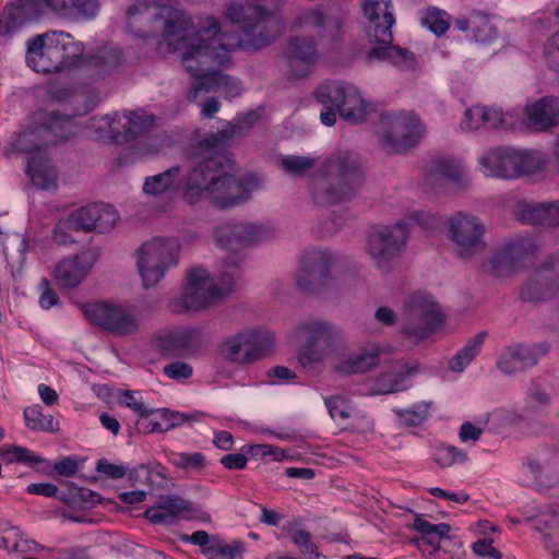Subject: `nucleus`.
<instances>
[{
  "label": "nucleus",
  "instance_id": "nucleus-36",
  "mask_svg": "<svg viewBox=\"0 0 559 559\" xmlns=\"http://www.w3.org/2000/svg\"><path fill=\"white\" fill-rule=\"evenodd\" d=\"M0 457L7 464L20 463L27 466H37V471L44 474H48L50 469L48 460L22 445L13 444L1 447Z\"/></svg>",
  "mask_w": 559,
  "mask_h": 559
},
{
  "label": "nucleus",
  "instance_id": "nucleus-19",
  "mask_svg": "<svg viewBox=\"0 0 559 559\" xmlns=\"http://www.w3.org/2000/svg\"><path fill=\"white\" fill-rule=\"evenodd\" d=\"M97 259L96 249H87L73 257L62 259L55 267V280L62 287L74 288L91 273Z\"/></svg>",
  "mask_w": 559,
  "mask_h": 559
},
{
  "label": "nucleus",
  "instance_id": "nucleus-1",
  "mask_svg": "<svg viewBox=\"0 0 559 559\" xmlns=\"http://www.w3.org/2000/svg\"><path fill=\"white\" fill-rule=\"evenodd\" d=\"M284 0H245L233 2L227 15L239 26L238 34L219 35V24L211 20L207 28L197 31L185 17H166L168 11L156 0H136L127 11L128 28L142 38L159 37L169 51L180 50L181 62L193 81L187 93L190 103L217 94L216 66L228 61L234 49L255 50L273 43L284 24L276 14Z\"/></svg>",
  "mask_w": 559,
  "mask_h": 559
},
{
  "label": "nucleus",
  "instance_id": "nucleus-8",
  "mask_svg": "<svg viewBox=\"0 0 559 559\" xmlns=\"http://www.w3.org/2000/svg\"><path fill=\"white\" fill-rule=\"evenodd\" d=\"M274 348V333L265 326H254L224 338L217 346V353L230 364L250 366L270 356Z\"/></svg>",
  "mask_w": 559,
  "mask_h": 559
},
{
  "label": "nucleus",
  "instance_id": "nucleus-58",
  "mask_svg": "<svg viewBox=\"0 0 559 559\" xmlns=\"http://www.w3.org/2000/svg\"><path fill=\"white\" fill-rule=\"evenodd\" d=\"M76 231L78 229L73 227L69 217H67L57 222L51 233V239L60 246L72 245L75 242L73 235Z\"/></svg>",
  "mask_w": 559,
  "mask_h": 559
},
{
  "label": "nucleus",
  "instance_id": "nucleus-7",
  "mask_svg": "<svg viewBox=\"0 0 559 559\" xmlns=\"http://www.w3.org/2000/svg\"><path fill=\"white\" fill-rule=\"evenodd\" d=\"M341 258L328 248H310L299 261L295 274L296 286L324 300H334L346 290L345 280L334 267Z\"/></svg>",
  "mask_w": 559,
  "mask_h": 559
},
{
  "label": "nucleus",
  "instance_id": "nucleus-26",
  "mask_svg": "<svg viewBox=\"0 0 559 559\" xmlns=\"http://www.w3.org/2000/svg\"><path fill=\"white\" fill-rule=\"evenodd\" d=\"M289 74L294 79L307 76L313 69L318 52L312 40L306 38L294 39L287 49Z\"/></svg>",
  "mask_w": 559,
  "mask_h": 559
},
{
  "label": "nucleus",
  "instance_id": "nucleus-31",
  "mask_svg": "<svg viewBox=\"0 0 559 559\" xmlns=\"http://www.w3.org/2000/svg\"><path fill=\"white\" fill-rule=\"evenodd\" d=\"M545 154L534 148L514 147L512 179L533 176L546 168Z\"/></svg>",
  "mask_w": 559,
  "mask_h": 559
},
{
  "label": "nucleus",
  "instance_id": "nucleus-24",
  "mask_svg": "<svg viewBox=\"0 0 559 559\" xmlns=\"http://www.w3.org/2000/svg\"><path fill=\"white\" fill-rule=\"evenodd\" d=\"M524 116L530 128L547 131L559 127V98L545 96L524 107Z\"/></svg>",
  "mask_w": 559,
  "mask_h": 559
},
{
  "label": "nucleus",
  "instance_id": "nucleus-41",
  "mask_svg": "<svg viewBox=\"0 0 559 559\" xmlns=\"http://www.w3.org/2000/svg\"><path fill=\"white\" fill-rule=\"evenodd\" d=\"M284 530L304 557L307 559H319L322 557L312 540L310 532L302 525L300 520L294 519L284 526ZM323 559H326V557L323 556Z\"/></svg>",
  "mask_w": 559,
  "mask_h": 559
},
{
  "label": "nucleus",
  "instance_id": "nucleus-15",
  "mask_svg": "<svg viewBox=\"0 0 559 559\" xmlns=\"http://www.w3.org/2000/svg\"><path fill=\"white\" fill-rule=\"evenodd\" d=\"M559 294V254L546 257L534 275L522 286L520 299L524 302L540 304Z\"/></svg>",
  "mask_w": 559,
  "mask_h": 559
},
{
  "label": "nucleus",
  "instance_id": "nucleus-48",
  "mask_svg": "<svg viewBox=\"0 0 559 559\" xmlns=\"http://www.w3.org/2000/svg\"><path fill=\"white\" fill-rule=\"evenodd\" d=\"M169 463L185 472L200 473L206 466V457L201 452H175L169 456Z\"/></svg>",
  "mask_w": 559,
  "mask_h": 559
},
{
  "label": "nucleus",
  "instance_id": "nucleus-2",
  "mask_svg": "<svg viewBox=\"0 0 559 559\" xmlns=\"http://www.w3.org/2000/svg\"><path fill=\"white\" fill-rule=\"evenodd\" d=\"M234 133L233 124L223 121L217 132L199 143L182 191L183 200L189 204L209 200L222 209L237 206L250 200L252 193L261 188L255 175L235 176L225 169V157L221 151Z\"/></svg>",
  "mask_w": 559,
  "mask_h": 559
},
{
  "label": "nucleus",
  "instance_id": "nucleus-13",
  "mask_svg": "<svg viewBox=\"0 0 559 559\" xmlns=\"http://www.w3.org/2000/svg\"><path fill=\"white\" fill-rule=\"evenodd\" d=\"M383 134L381 145L389 153H397L415 145L425 132L420 119L412 111L381 116Z\"/></svg>",
  "mask_w": 559,
  "mask_h": 559
},
{
  "label": "nucleus",
  "instance_id": "nucleus-32",
  "mask_svg": "<svg viewBox=\"0 0 559 559\" xmlns=\"http://www.w3.org/2000/svg\"><path fill=\"white\" fill-rule=\"evenodd\" d=\"M180 167H171L164 173L146 177L143 185V192L154 198L170 199L178 191Z\"/></svg>",
  "mask_w": 559,
  "mask_h": 559
},
{
  "label": "nucleus",
  "instance_id": "nucleus-25",
  "mask_svg": "<svg viewBox=\"0 0 559 559\" xmlns=\"http://www.w3.org/2000/svg\"><path fill=\"white\" fill-rule=\"evenodd\" d=\"M514 146H493L478 156L480 171L486 177L512 179Z\"/></svg>",
  "mask_w": 559,
  "mask_h": 559
},
{
  "label": "nucleus",
  "instance_id": "nucleus-50",
  "mask_svg": "<svg viewBox=\"0 0 559 559\" xmlns=\"http://www.w3.org/2000/svg\"><path fill=\"white\" fill-rule=\"evenodd\" d=\"M474 38L478 43H490L498 37V29L490 23L488 16L480 12L471 15Z\"/></svg>",
  "mask_w": 559,
  "mask_h": 559
},
{
  "label": "nucleus",
  "instance_id": "nucleus-40",
  "mask_svg": "<svg viewBox=\"0 0 559 559\" xmlns=\"http://www.w3.org/2000/svg\"><path fill=\"white\" fill-rule=\"evenodd\" d=\"M380 46L373 47L366 52L368 62L389 61L394 66L407 68L413 64V55L399 46H392L390 43H379Z\"/></svg>",
  "mask_w": 559,
  "mask_h": 559
},
{
  "label": "nucleus",
  "instance_id": "nucleus-37",
  "mask_svg": "<svg viewBox=\"0 0 559 559\" xmlns=\"http://www.w3.org/2000/svg\"><path fill=\"white\" fill-rule=\"evenodd\" d=\"M90 324L116 336H126L140 330L139 317H86Z\"/></svg>",
  "mask_w": 559,
  "mask_h": 559
},
{
  "label": "nucleus",
  "instance_id": "nucleus-20",
  "mask_svg": "<svg viewBox=\"0 0 559 559\" xmlns=\"http://www.w3.org/2000/svg\"><path fill=\"white\" fill-rule=\"evenodd\" d=\"M296 336L299 341H307L328 355L341 347L344 341L342 330L326 321H312L300 325L296 330Z\"/></svg>",
  "mask_w": 559,
  "mask_h": 559
},
{
  "label": "nucleus",
  "instance_id": "nucleus-60",
  "mask_svg": "<svg viewBox=\"0 0 559 559\" xmlns=\"http://www.w3.org/2000/svg\"><path fill=\"white\" fill-rule=\"evenodd\" d=\"M215 80L217 84V94L223 95L225 97H236L240 95L242 91L241 83L228 76L219 71L215 70Z\"/></svg>",
  "mask_w": 559,
  "mask_h": 559
},
{
  "label": "nucleus",
  "instance_id": "nucleus-42",
  "mask_svg": "<svg viewBox=\"0 0 559 559\" xmlns=\"http://www.w3.org/2000/svg\"><path fill=\"white\" fill-rule=\"evenodd\" d=\"M403 312L406 314H442L444 309L436 298L427 292H415L403 300Z\"/></svg>",
  "mask_w": 559,
  "mask_h": 559
},
{
  "label": "nucleus",
  "instance_id": "nucleus-52",
  "mask_svg": "<svg viewBox=\"0 0 559 559\" xmlns=\"http://www.w3.org/2000/svg\"><path fill=\"white\" fill-rule=\"evenodd\" d=\"M245 550L242 540L235 539L231 544L218 543L202 550L209 559H236Z\"/></svg>",
  "mask_w": 559,
  "mask_h": 559
},
{
  "label": "nucleus",
  "instance_id": "nucleus-11",
  "mask_svg": "<svg viewBox=\"0 0 559 559\" xmlns=\"http://www.w3.org/2000/svg\"><path fill=\"white\" fill-rule=\"evenodd\" d=\"M317 100L324 108H334L341 118L352 122H362L369 111V104L360 90L347 82H326L316 91Z\"/></svg>",
  "mask_w": 559,
  "mask_h": 559
},
{
  "label": "nucleus",
  "instance_id": "nucleus-17",
  "mask_svg": "<svg viewBox=\"0 0 559 559\" xmlns=\"http://www.w3.org/2000/svg\"><path fill=\"white\" fill-rule=\"evenodd\" d=\"M548 350L549 346L546 343H518L506 346L497 361V368L508 376L525 371L537 365Z\"/></svg>",
  "mask_w": 559,
  "mask_h": 559
},
{
  "label": "nucleus",
  "instance_id": "nucleus-38",
  "mask_svg": "<svg viewBox=\"0 0 559 559\" xmlns=\"http://www.w3.org/2000/svg\"><path fill=\"white\" fill-rule=\"evenodd\" d=\"M26 61L36 72L57 73L43 34L28 40Z\"/></svg>",
  "mask_w": 559,
  "mask_h": 559
},
{
  "label": "nucleus",
  "instance_id": "nucleus-30",
  "mask_svg": "<svg viewBox=\"0 0 559 559\" xmlns=\"http://www.w3.org/2000/svg\"><path fill=\"white\" fill-rule=\"evenodd\" d=\"M380 353L381 350L377 346L361 348L359 352L342 358L335 365V370L342 376L364 373L378 364Z\"/></svg>",
  "mask_w": 559,
  "mask_h": 559
},
{
  "label": "nucleus",
  "instance_id": "nucleus-54",
  "mask_svg": "<svg viewBox=\"0 0 559 559\" xmlns=\"http://www.w3.org/2000/svg\"><path fill=\"white\" fill-rule=\"evenodd\" d=\"M97 214L95 215V231L107 233L115 228L119 215L117 211L109 204H95Z\"/></svg>",
  "mask_w": 559,
  "mask_h": 559
},
{
  "label": "nucleus",
  "instance_id": "nucleus-55",
  "mask_svg": "<svg viewBox=\"0 0 559 559\" xmlns=\"http://www.w3.org/2000/svg\"><path fill=\"white\" fill-rule=\"evenodd\" d=\"M306 21L318 27H323L328 35L334 36L342 27L343 20L341 15L324 17L321 11L314 10L306 15Z\"/></svg>",
  "mask_w": 559,
  "mask_h": 559
},
{
  "label": "nucleus",
  "instance_id": "nucleus-23",
  "mask_svg": "<svg viewBox=\"0 0 559 559\" xmlns=\"http://www.w3.org/2000/svg\"><path fill=\"white\" fill-rule=\"evenodd\" d=\"M518 221L546 228L559 227V200L550 202L519 201L514 209Z\"/></svg>",
  "mask_w": 559,
  "mask_h": 559
},
{
  "label": "nucleus",
  "instance_id": "nucleus-61",
  "mask_svg": "<svg viewBox=\"0 0 559 559\" xmlns=\"http://www.w3.org/2000/svg\"><path fill=\"white\" fill-rule=\"evenodd\" d=\"M485 106H473L466 109L461 128L466 131H474L485 128Z\"/></svg>",
  "mask_w": 559,
  "mask_h": 559
},
{
  "label": "nucleus",
  "instance_id": "nucleus-51",
  "mask_svg": "<svg viewBox=\"0 0 559 559\" xmlns=\"http://www.w3.org/2000/svg\"><path fill=\"white\" fill-rule=\"evenodd\" d=\"M433 460L441 467H450L454 464H463L467 461L464 451L450 444L441 443L433 450Z\"/></svg>",
  "mask_w": 559,
  "mask_h": 559
},
{
  "label": "nucleus",
  "instance_id": "nucleus-56",
  "mask_svg": "<svg viewBox=\"0 0 559 559\" xmlns=\"http://www.w3.org/2000/svg\"><path fill=\"white\" fill-rule=\"evenodd\" d=\"M118 403L121 406L132 409L138 416L153 415L151 408L145 407L140 391L123 390L118 395Z\"/></svg>",
  "mask_w": 559,
  "mask_h": 559
},
{
  "label": "nucleus",
  "instance_id": "nucleus-57",
  "mask_svg": "<svg viewBox=\"0 0 559 559\" xmlns=\"http://www.w3.org/2000/svg\"><path fill=\"white\" fill-rule=\"evenodd\" d=\"M421 23L438 36L449 28L447 13L437 8L427 9L421 17Z\"/></svg>",
  "mask_w": 559,
  "mask_h": 559
},
{
  "label": "nucleus",
  "instance_id": "nucleus-63",
  "mask_svg": "<svg viewBox=\"0 0 559 559\" xmlns=\"http://www.w3.org/2000/svg\"><path fill=\"white\" fill-rule=\"evenodd\" d=\"M151 411H153V415H158L164 428V432L182 425L188 419V415L176 411H170L169 408H151Z\"/></svg>",
  "mask_w": 559,
  "mask_h": 559
},
{
  "label": "nucleus",
  "instance_id": "nucleus-43",
  "mask_svg": "<svg viewBox=\"0 0 559 559\" xmlns=\"http://www.w3.org/2000/svg\"><path fill=\"white\" fill-rule=\"evenodd\" d=\"M121 117L118 112L109 115L93 117L90 120L87 128L98 139L111 138L112 140L120 142L121 139Z\"/></svg>",
  "mask_w": 559,
  "mask_h": 559
},
{
  "label": "nucleus",
  "instance_id": "nucleus-33",
  "mask_svg": "<svg viewBox=\"0 0 559 559\" xmlns=\"http://www.w3.org/2000/svg\"><path fill=\"white\" fill-rule=\"evenodd\" d=\"M488 336L487 331H480L469 337L449 360L448 368L452 372L462 373L471 362L481 353L483 345Z\"/></svg>",
  "mask_w": 559,
  "mask_h": 559
},
{
  "label": "nucleus",
  "instance_id": "nucleus-34",
  "mask_svg": "<svg viewBox=\"0 0 559 559\" xmlns=\"http://www.w3.org/2000/svg\"><path fill=\"white\" fill-rule=\"evenodd\" d=\"M464 175L465 167L459 160L436 159L426 167V177L431 185L443 181L459 182Z\"/></svg>",
  "mask_w": 559,
  "mask_h": 559
},
{
  "label": "nucleus",
  "instance_id": "nucleus-4",
  "mask_svg": "<svg viewBox=\"0 0 559 559\" xmlns=\"http://www.w3.org/2000/svg\"><path fill=\"white\" fill-rule=\"evenodd\" d=\"M241 261L238 254L226 259L219 275L213 278L206 269L191 270L183 289L171 299L169 309L173 312H197L222 301L238 287Z\"/></svg>",
  "mask_w": 559,
  "mask_h": 559
},
{
  "label": "nucleus",
  "instance_id": "nucleus-62",
  "mask_svg": "<svg viewBox=\"0 0 559 559\" xmlns=\"http://www.w3.org/2000/svg\"><path fill=\"white\" fill-rule=\"evenodd\" d=\"M485 128L486 129H507L512 124L509 120V114H504L497 106H485Z\"/></svg>",
  "mask_w": 559,
  "mask_h": 559
},
{
  "label": "nucleus",
  "instance_id": "nucleus-64",
  "mask_svg": "<svg viewBox=\"0 0 559 559\" xmlns=\"http://www.w3.org/2000/svg\"><path fill=\"white\" fill-rule=\"evenodd\" d=\"M163 372L171 380L182 381L192 377L193 368L183 361H174L163 368Z\"/></svg>",
  "mask_w": 559,
  "mask_h": 559
},
{
  "label": "nucleus",
  "instance_id": "nucleus-5",
  "mask_svg": "<svg viewBox=\"0 0 559 559\" xmlns=\"http://www.w3.org/2000/svg\"><path fill=\"white\" fill-rule=\"evenodd\" d=\"M365 168L360 156L348 150L332 153L312 178L310 191L316 203L335 204L349 199L362 185Z\"/></svg>",
  "mask_w": 559,
  "mask_h": 559
},
{
  "label": "nucleus",
  "instance_id": "nucleus-46",
  "mask_svg": "<svg viewBox=\"0 0 559 559\" xmlns=\"http://www.w3.org/2000/svg\"><path fill=\"white\" fill-rule=\"evenodd\" d=\"M430 407V402H418L408 408H394L393 413L401 426L418 427L428 419Z\"/></svg>",
  "mask_w": 559,
  "mask_h": 559
},
{
  "label": "nucleus",
  "instance_id": "nucleus-9",
  "mask_svg": "<svg viewBox=\"0 0 559 559\" xmlns=\"http://www.w3.org/2000/svg\"><path fill=\"white\" fill-rule=\"evenodd\" d=\"M181 246L174 238L154 237L136 251V267L145 289L157 286L177 266Z\"/></svg>",
  "mask_w": 559,
  "mask_h": 559
},
{
  "label": "nucleus",
  "instance_id": "nucleus-12",
  "mask_svg": "<svg viewBox=\"0 0 559 559\" xmlns=\"http://www.w3.org/2000/svg\"><path fill=\"white\" fill-rule=\"evenodd\" d=\"M542 249L536 235L527 234L513 237L503 242L489 260V271L502 276L507 273L534 264Z\"/></svg>",
  "mask_w": 559,
  "mask_h": 559
},
{
  "label": "nucleus",
  "instance_id": "nucleus-18",
  "mask_svg": "<svg viewBox=\"0 0 559 559\" xmlns=\"http://www.w3.org/2000/svg\"><path fill=\"white\" fill-rule=\"evenodd\" d=\"M211 333L203 326H187L170 331L158 338L163 353L189 356L199 352L210 340Z\"/></svg>",
  "mask_w": 559,
  "mask_h": 559
},
{
  "label": "nucleus",
  "instance_id": "nucleus-49",
  "mask_svg": "<svg viewBox=\"0 0 559 559\" xmlns=\"http://www.w3.org/2000/svg\"><path fill=\"white\" fill-rule=\"evenodd\" d=\"M284 171L294 176H304L308 170L312 169L318 158L312 155H285L278 160Z\"/></svg>",
  "mask_w": 559,
  "mask_h": 559
},
{
  "label": "nucleus",
  "instance_id": "nucleus-10",
  "mask_svg": "<svg viewBox=\"0 0 559 559\" xmlns=\"http://www.w3.org/2000/svg\"><path fill=\"white\" fill-rule=\"evenodd\" d=\"M407 239L405 221L376 226L367 235L366 251L376 267L389 272L397 264Z\"/></svg>",
  "mask_w": 559,
  "mask_h": 559
},
{
  "label": "nucleus",
  "instance_id": "nucleus-39",
  "mask_svg": "<svg viewBox=\"0 0 559 559\" xmlns=\"http://www.w3.org/2000/svg\"><path fill=\"white\" fill-rule=\"evenodd\" d=\"M154 121L155 117L142 109L124 114L120 124V141H128L148 132L154 126Z\"/></svg>",
  "mask_w": 559,
  "mask_h": 559
},
{
  "label": "nucleus",
  "instance_id": "nucleus-14",
  "mask_svg": "<svg viewBox=\"0 0 559 559\" xmlns=\"http://www.w3.org/2000/svg\"><path fill=\"white\" fill-rule=\"evenodd\" d=\"M447 226L449 238L460 258L471 259L485 250L486 227L477 216L459 212L449 217Z\"/></svg>",
  "mask_w": 559,
  "mask_h": 559
},
{
  "label": "nucleus",
  "instance_id": "nucleus-45",
  "mask_svg": "<svg viewBox=\"0 0 559 559\" xmlns=\"http://www.w3.org/2000/svg\"><path fill=\"white\" fill-rule=\"evenodd\" d=\"M413 528L421 535L423 540L435 549L439 548L441 539L449 538L451 531V526L448 523L431 524L421 515L415 516Z\"/></svg>",
  "mask_w": 559,
  "mask_h": 559
},
{
  "label": "nucleus",
  "instance_id": "nucleus-16",
  "mask_svg": "<svg viewBox=\"0 0 559 559\" xmlns=\"http://www.w3.org/2000/svg\"><path fill=\"white\" fill-rule=\"evenodd\" d=\"M144 516L153 524H170L178 518L211 522V515L199 504L174 493L159 496L156 504L145 510Z\"/></svg>",
  "mask_w": 559,
  "mask_h": 559
},
{
  "label": "nucleus",
  "instance_id": "nucleus-27",
  "mask_svg": "<svg viewBox=\"0 0 559 559\" xmlns=\"http://www.w3.org/2000/svg\"><path fill=\"white\" fill-rule=\"evenodd\" d=\"M35 3L43 14L51 11L64 17L93 19L98 10V0H35Z\"/></svg>",
  "mask_w": 559,
  "mask_h": 559
},
{
  "label": "nucleus",
  "instance_id": "nucleus-29",
  "mask_svg": "<svg viewBox=\"0 0 559 559\" xmlns=\"http://www.w3.org/2000/svg\"><path fill=\"white\" fill-rule=\"evenodd\" d=\"M152 310L151 302L146 298L136 299L134 302L119 304L107 299H91L81 305L83 314H132Z\"/></svg>",
  "mask_w": 559,
  "mask_h": 559
},
{
  "label": "nucleus",
  "instance_id": "nucleus-28",
  "mask_svg": "<svg viewBox=\"0 0 559 559\" xmlns=\"http://www.w3.org/2000/svg\"><path fill=\"white\" fill-rule=\"evenodd\" d=\"M39 15L40 13L35 0H16L13 3H9L3 9L0 22L1 34H13L27 21L34 20Z\"/></svg>",
  "mask_w": 559,
  "mask_h": 559
},
{
  "label": "nucleus",
  "instance_id": "nucleus-21",
  "mask_svg": "<svg viewBox=\"0 0 559 559\" xmlns=\"http://www.w3.org/2000/svg\"><path fill=\"white\" fill-rule=\"evenodd\" d=\"M269 228L254 223L226 224L217 229V241L223 248L234 250L242 245H250L267 239Z\"/></svg>",
  "mask_w": 559,
  "mask_h": 559
},
{
  "label": "nucleus",
  "instance_id": "nucleus-53",
  "mask_svg": "<svg viewBox=\"0 0 559 559\" xmlns=\"http://www.w3.org/2000/svg\"><path fill=\"white\" fill-rule=\"evenodd\" d=\"M96 214L97 211L95 210L94 204L90 206H82L72 212L68 217L78 231H92L95 230Z\"/></svg>",
  "mask_w": 559,
  "mask_h": 559
},
{
  "label": "nucleus",
  "instance_id": "nucleus-22",
  "mask_svg": "<svg viewBox=\"0 0 559 559\" xmlns=\"http://www.w3.org/2000/svg\"><path fill=\"white\" fill-rule=\"evenodd\" d=\"M362 9L371 24L370 39L386 44L392 41L391 28L395 20L391 0H364Z\"/></svg>",
  "mask_w": 559,
  "mask_h": 559
},
{
  "label": "nucleus",
  "instance_id": "nucleus-59",
  "mask_svg": "<svg viewBox=\"0 0 559 559\" xmlns=\"http://www.w3.org/2000/svg\"><path fill=\"white\" fill-rule=\"evenodd\" d=\"M324 404L330 416L338 423L349 419L353 416L357 417V414H353L349 406L340 396H328L324 399Z\"/></svg>",
  "mask_w": 559,
  "mask_h": 559
},
{
  "label": "nucleus",
  "instance_id": "nucleus-35",
  "mask_svg": "<svg viewBox=\"0 0 559 559\" xmlns=\"http://www.w3.org/2000/svg\"><path fill=\"white\" fill-rule=\"evenodd\" d=\"M445 317H413L402 325V333L418 343L442 331Z\"/></svg>",
  "mask_w": 559,
  "mask_h": 559
},
{
  "label": "nucleus",
  "instance_id": "nucleus-44",
  "mask_svg": "<svg viewBox=\"0 0 559 559\" xmlns=\"http://www.w3.org/2000/svg\"><path fill=\"white\" fill-rule=\"evenodd\" d=\"M23 417L25 426L34 431L57 432L59 421L52 415H45L39 404L24 408Z\"/></svg>",
  "mask_w": 559,
  "mask_h": 559
},
{
  "label": "nucleus",
  "instance_id": "nucleus-6",
  "mask_svg": "<svg viewBox=\"0 0 559 559\" xmlns=\"http://www.w3.org/2000/svg\"><path fill=\"white\" fill-rule=\"evenodd\" d=\"M57 72L80 69L86 76H99L120 63L117 49L103 47L96 53L84 57L83 44L63 31L43 34Z\"/></svg>",
  "mask_w": 559,
  "mask_h": 559
},
{
  "label": "nucleus",
  "instance_id": "nucleus-47",
  "mask_svg": "<svg viewBox=\"0 0 559 559\" xmlns=\"http://www.w3.org/2000/svg\"><path fill=\"white\" fill-rule=\"evenodd\" d=\"M301 342L302 347L298 353V362L300 367L310 376L320 374L321 364L323 359L329 355L307 341Z\"/></svg>",
  "mask_w": 559,
  "mask_h": 559
},
{
  "label": "nucleus",
  "instance_id": "nucleus-3",
  "mask_svg": "<svg viewBox=\"0 0 559 559\" xmlns=\"http://www.w3.org/2000/svg\"><path fill=\"white\" fill-rule=\"evenodd\" d=\"M74 134L72 116L44 109L34 112L28 124L15 135L12 147L27 156L26 174L35 186L43 190L57 187V171L49 158L48 147Z\"/></svg>",
  "mask_w": 559,
  "mask_h": 559
}]
</instances>
